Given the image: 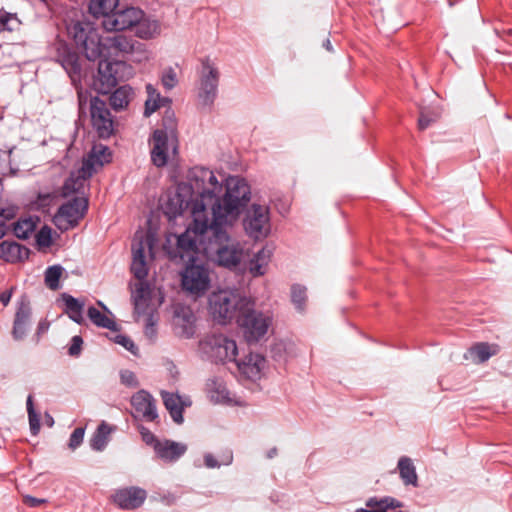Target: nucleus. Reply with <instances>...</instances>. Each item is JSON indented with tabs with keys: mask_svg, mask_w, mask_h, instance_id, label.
Listing matches in <instances>:
<instances>
[{
	"mask_svg": "<svg viewBox=\"0 0 512 512\" xmlns=\"http://www.w3.org/2000/svg\"><path fill=\"white\" fill-rule=\"evenodd\" d=\"M232 226L209 220L189 225L184 233L177 236L176 253L172 258L191 261L202 253L219 266L237 268L246 253L241 242L231 237Z\"/></svg>",
	"mask_w": 512,
	"mask_h": 512,
	"instance_id": "1",
	"label": "nucleus"
},
{
	"mask_svg": "<svg viewBox=\"0 0 512 512\" xmlns=\"http://www.w3.org/2000/svg\"><path fill=\"white\" fill-rule=\"evenodd\" d=\"M187 184L190 195H196L192 205L191 225L209 220L210 209L214 205L217 195L223 191V184L218 181L213 171L208 168L196 166L188 171Z\"/></svg>",
	"mask_w": 512,
	"mask_h": 512,
	"instance_id": "2",
	"label": "nucleus"
},
{
	"mask_svg": "<svg viewBox=\"0 0 512 512\" xmlns=\"http://www.w3.org/2000/svg\"><path fill=\"white\" fill-rule=\"evenodd\" d=\"M223 188L224 194L217 195L210 209L209 221L234 224L250 200V187L243 178L230 176L226 178Z\"/></svg>",
	"mask_w": 512,
	"mask_h": 512,
	"instance_id": "3",
	"label": "nucleus"
},
{
	"mask_svg": "<svg viewBox=\"0 0 512 512\" xmlns=\"http://www.w3.org/2000/svg\"><path fill=\"white\" fill-rule=\"evenodd\" d=\"M67 33L88 60L95 61L105 55V44L93 23L73 21L67 26Z\"/></svg>",
	"mask_w": 512,
	"mask_h": 512,
	"instance_id": "4",
	"label": "nucleus"
},
{
	"mask_svg": "<svg viewBox=\"0 0 512 512\" xmlns=\"http://www.w3.org/2000/svg\"><path fill=\"white\" fill-rule=\"evenodd\" d=\"M253 306L250 300L244 303L236 321L243 332L244 339L249 344L263 339L272 324V317L269 314L257 311Z\"/></svg>",
	"mask_w": 512,
	"mask_h": 512,
	"instance_id": "5",
	"label": "nucleus"
},
{
	"mask_svg": "<svg viewBox=\"0 0 512 512\" xmlns=\"http://www.w3.org/2000/svg\"><path fill=\"white\" fill-rule=\"evenodd\" d=\"M248 299L230 290H220L209 297L210 313L215 321L226 324L241 313L242 306Z\"/></svg>",
	"mask_w": 512,
	"mask_h": 512,
	"instance_id": "6",
	"label": "nucleus"
},
{
	"mask_svg": "<svg viewBox=\"0 0 512 512\" xmlns=\"http://www.w3.org/2000/svg\"><path fill=\"white\" fill-rule=\"evenodd\" d=\"M111 151L107 146L102 144L94 145L88 157L83 161L82 168L77 178L69 177L63 186V194L65 196L78 192L83 188L87 178L96 172V167H102L105 163L111 161Z\"/></svg>",
	"mask_w": 512,
	"mask_h": 512,
	"instance_id": "7",
	"label": "nucleus"
},
{
	"mask_svg": "<svg viewBox=\"0 0 512 512\" xmlns=\"http://www.w3.org/2000/svg\"><path fill=\"white\" fill-rule=\"evenodd\" d=\"M202 356L215 363L236 361L238 347L236 341L225 334H211L199 342Z\"/></svg>",
	"mask_w": 512,
	"mask_h": 512,
	"instance_id": "8",
	"label": "nucleus"
},
{
	"mask_svg": "<svg viewBox=\"0 0 512 512\" xmlns=\"http://www.w3.org/2000/svg\"><path fill=\"white\" fill-rule=\"evenodd\" d=\"M132 76V67L124 61H110L102 59L98 64L95 76V89L101 94H108L119 82Z\"/></svg>",
	"mask_w": 512,
	"mask_h": 512,
	"instance_id": "9",
	"label": "nucleus"
},
{
	"mask_svg": "<svg viewBox=\"0 0 512 512\" xmlns=\"http://www.w3.org/2000/svg\"><path fill=\"white\" fill-rule=\"evenodd\" d=\"M211 286L210 271L204 265H187L181 273V287L184 292L197 299L206 294Z\"/></svg>",
	"mask_w": 512,
	"mask_h": 512,
	"instance_id": "10",
	"label": "nucleus"
},
{
	"mask_svg": "<svg viewBox=\"0 0 512 512\" xmlns=\"http://www.w3.org/2000/svg\"><path fill=\"white\" fill-rule=\"evenodd\" d=\"M87 209L88 199L83 196H76L59 207L53 217V223L60 231H68L79 224Z\"/></svg>",
	"mask_w": 512,
	"mask_h": 512,
	"instance_id": "11",
	"label": "nucleus"
},
{
	"mask_svg": "<svg viewBox=\"0 0 512 512\" xmlns=\"http://www.w3.org/2000/svg\"><path fill=\"white\" fill-rule=\"evenodd\" d=\"M176 137L173 129H156L149 139L150 156L153 165L158 168L167 165L170 155V150L176 152Z\"/></svg>",
	"mask_w": 512,
	"mask_h": 512,
	"instance_id": "12",
	"label": "nucleus"
},
{
	"mask_svg": "<svg viewBox=\"0 0 512 512\" xmlns=\"http://www.w3.org/2000/svg\"><path fill=\"white\" fill-rule=\"evenodd\" d=\"M247 235L255 240L263 239L270 232L269 208L265 205L252 204L243 220Z\"/></svg>",
	"mask_w": 512,
	"mask_h": 512,
	"instance_id": "13",
	"label": "nucleus"
},
{
	"mask_svg": "<svg viewBox=\"0 0 512 512\" xmlns=\"http://www.w3.org/2000/svg\"><path fill=\"white\" fill-rule=\"evenodd\" d=\"M153 239L150 236H144L142 233L136 234L132 243V264L131 272L138 282H146L148 267L145 261V249L152 250Z\"/></svg>",
	"mask_w": 512,
	"mask_h": 512,
	"instance_id": "14",
	"label": "nucleus"
},
{
	"mask_svg": "<svg viewBox=\"0 0 512 512\" xmlns=\"http://www.w3.org/2000/svg\"><path fill=\"white\" fill-rule=\"evenodd\" d=\"M92 126L100 138H109L114 131V122L106 103L95 97L90 103Z\"/></svg>",
	"mask_w": 512,
	"mask_h": 512,
	"instance_id": "15",
	"label": "nucleus"
},
{
	"mask_svg": "<svg viewBox=\"0 0 512 512\" xmlns=\"http://www.w3.org/2000/svg\"><path fill=\"white\" fill-rule=\"evenodd\" d=\"M144 12L135 7H127L122 10L114 11L106 20H102L104 30L108 32L123 31L133 28L142 20Z\"/></svg>",
	"mask_w": 512,
	"mask_h": 512,
	"instance_id": "16",
	"label": "nucleus"
},
{
	"mask_svg": "<svg viewBox=\"0 0 512 512\" xmlns=\"http://www.w3.org/2000/svg\"><path fill=\"white\" fill-rule=\"evenodd\" d=\"M218 81V70L208 59L203 61L200 77L199 98L204 105H210L213 103L217 94Z\"/></svg>",
	"mask_w": 512,
	"mask_h": 512,
	"instance_id": "17",
	"label": "nucleus"
},
{
	"mask_svg": "<svg viewBox=\"0 0 512 512\" xmlns=\"http://www.w3.org/2000/svg\"><path fill=\"white\" fill-rule=\"evenodd\" d=\"M193 200L188 185L179 184L176 193L169 196L164 204V213L170 220L181 215L187 209H190L192 214Z\"/></svg>",
	"mask_w": 512,
	"mask_h": 512,
	"instance_id": "18",
	"label": "nucleus"
},
{
	"mask_svg": "<svg viewBox=\"0 0 512 512\" xmlns=\"http://www.w3.org/2000/svg\"><path fill=\"white\" fill-rule=\"evenodd\" d=\"M151 288L147 282H137L132 292L134 314L137 317H152L154 308L151 306Z\"/></svg>",
	"mask_w": 512,
	"mask_h": 512,
	"instance_id": "19",
	"label": "nucleus"
},
{
	"mask_svg": "<svg viewBox=\"0 0 512 512\" xmlns=\"http://www.w3.org/2000/svg\"><path fill=\"white\" fill-rule=\"evenodd\" d=\"M234 362L241 375L251 381L259 380L266 366L265 357L257 353H249L243 359Z\"/></svg>",
	"mask_w": 512,
	"mask_h": 512,
	"instance_id": "20",
	"label": "nucleus"
},
{
	"mask_svg": "<svg viewBox=\"0 0 512 512\" xmlns=\"http://www.w3.org/2000/svg\"><path fill=\"white\" fill-rule=\"evenodd\" d=\"M146 491L138 487L118 490L113 495L114 503L122 509L133 510L140 507L146 499Z\"/></svg>",
	"mask_w": 512,
	"mask_h": 512,
	"instance_id": "21",
	"label": "nucleus"
},
{
	"mask_svg": "<svg viewBox=\"0 0 512 512\" xmlns=\"http://www.w3.org/2000/svg\"><path fill=\"white\" fill-rule=\"evenodd\" d=\"M56 61L64 68L73 82L80 79L81 65L79 57L66 44L58 45Z\"/></svg>",
	"mask_w": 512,
	"mask_h": 512,
	"instance_id": "22",
	"label": "nucleus"
},
{
	"mask_svg": "<svg viewBox=\"0 0 512 512\" xmlns=\"http://www.w3.org/2000/svg\"><path fill=\"white\" fill-rule=\"evenodd\" d=\"M131 404L136 413L144 420L152 422L157 419L155 400L146 391L141 390L134 394L131 398Z\"/></svg>",
	"mask_w": 512,
	"mask_h": 512,
	"instance_id": "23",
	"label": "nucleus"
},
{
	"mask_svg": "<svg viewBox=\"0 0 512 512\" xmlns=\"http://www.w3.org/2000/svg\"><path fill=\"white\" fill-rule=\"evenodd\" d=\"M177 333L185 338H191L195 332V316L192 310L186 306H177L173 316Z\"/></svg>",
	"mask_w": 512,
	"mask_h": 512,
	"instance_id": "24",
	"label": "nucleus"
},
{
	"mask_svg": "<svg viewBox=\"0 0 512 512\" xmlns=\"http://www.w3.org/2000/svg\"><path fill=\"white\" fill-rule=\"evenodd\" d=\"M161 396L173 421L177 424H181L183 422L184 409L191 405L190 398L166 391H162Z\"/></svg>",
	"mask_w": 512,
	"mask_h": 512,
	"instance_id": "25",
	"label": "nucleus"
},
{
	"mask_svg": "<svg viewBox=\"0 0 512 512\" xmlns=\"http://www.w3.org/2000/svg\"><path fill=\"white\" fill-rule=\"evenodd\" d=\"M187 451V446L180 442L164 439L156 443L155 454L156 456L167 463L176 462Z\"/></svg>",
	"mask_w": 512,
	"mask_h": 512,
	"instance_id": "26",
	"label": "nucleus"
},
{
	"mask_svg": "<svg viewBox=\"0 0 512 512\" xmlns=\"http://www.w3.org/2000/svg\"><path fill=\"white\" fill-rule=\"evenodd\" d=\"M103 43L105 44V55L103 57L111 55L110 50L116 53H132L137 48L136 46L141 45L132 38L120 34L104 38Z\"/></svg>",
	"mask_w": 512,
	"mask_h": 512,
	"instance_id": "27",
	"label": "nucleus"
},
{
	"mask_svg": "<svg viewBox=\"0 0 512 512\" xmlns=\"http://www.w3.org/2000/svg\"><path fill=\"white\" fill-rule=\"evenodd\" d=\"M30 250L15 241H3L0 243V259L6 262H22L29 257Z\"/></svg>",
	"mask_w": 512,
	"mask_h": 512,
	"instance_id": "28",
	"label": "nucleus"
},
{
	"mask_svg": "<svg viewBox=\"0 0 512 512\" xmlns=\"http://www.w3.org/2000/svg\"><path fill=\"white\" fill-rule=\"evenodd\" d=\"M207 395L213 403L232 404L234 401L225 382L220 378H212L206 384Z\"/></svg>",
	"mask_w": 512,
	"mask_h": 512,
	"instance_id": "29",
	"label": "nucleus"
},
{
	"mask_svg": "<svg viewBox=\"0 0 512 512\" xmlns=\"http://www.w3.org/2000/svg\"><path fill=\"white\" fill-rule=\"evenodd\" d=\"M31 317V309L25 302H21L15 313L12 336L14 340H22L29 327Z\"/></svg>",
	"mask_w": 512,
	"mask_h": 512,
	"instance_id": "30",
	"label": "nucleus"
},
{
	"mask_svg": "<svg viewBox=\"0 0 512 512\" xmlns=\"http://www.w3.org/2000/svg\"><path fill=\"white\" fill-rule=\"evenodd\" d=\"M61 299L65 305L64 313L75 323L81 325L85 322L84 312V301H81L70 294L63 293Z\"/></svg>",
	"mask_w": 512,
	"mask_h": 512,
	"instance_id": "31",
	"label": "nucleus"
},
{
	"mask_svg": "<svg viewBox=\"0 0 512 512\" xmlns=\"http://www.w3.org/2000/svg\"><path fill=\"white\" fill-rule=\"evenodd\" d=\"M39 222L40 218L38 216L20 217L13 224V233L19 239H27L35 231Z\"/></svg>",
	"mask_w": 512,
	"mask_h": 512,
	"instance_id": "32",
	"label": "nucleus"
},
{
	"mask_svg": "<svg viewBox=\"0 0 512 512\" xmlns=\"http://www.w3.org/2000/svg\"><path fill=\"white\" fill-rule=\"evenodd\" d=\"M498 352L497 345H490L488 343H477L468 350V355H465L466 359H471L475 363H483L490 357L496 355Z\"/></svg>",
	"mask_w": 512,
	"mask_h": 512,
	"instance_id": "33",
	"label": "nucleus"
},
{
	"mask_svg": "<svg viewBox=\"0 0 512 512\" xmlns=\"http://www.w3.org/2000/svg\"><path fill=\"white\" fill-rule=\"evenodd\" d=\"M118 4L119 0H90L88 9L95 18L106 20L114 13Z\"/></svg>",
	"mask_w": 512,
	"mask_h": 512,
	"instance_id": "34",
	"label": "nucleus"
},
{
	"mask_svg": "<svg viewBox=\"0 0 512 512\" xmlns=\"http://www.w3.org/2000/svg\"><path fill=\"white\" fill-rule=\"evenodd\" d=\"M398 470L400 478L405 485L418 486V476L416 473L415 466L409 457L402 456L398 460Z\"/></svg>",
	"mask_w": 512,
	"mask_h": 512,
	"instance_id": "35",
	"label": "nucleus"
},
{
	"mask_svg": "<svg viewBox=\"0 0 512 512\" xmlns=\"http://www.w3.org/2000/svg\"><path fill=\"white\" fill-rule=\"evenodd\" d=\"M113 430V427L102 421L90 440L91 448L95 451H103L109 442V436Z\"/></svg>",
	"mask_w": 512,
	"mask_h": 512,
	"instance_id": "36",
	"label": "nucleus"
},
{
	"mask_svg": "<svg viewBox=\"0 0 512 512\" xmlns=\"http://www.w3.org/2000/svg\"><path fill=\"white\" fill-rule=\"evenodd\" d=\"M134 27L136 35L141 39H151L160 33V23L155 19L145 18V15Z\"/></svg>",
	"mask_w": 512,
	"mask_h": 512,
	"instance_id": "37",
	"label": "nucleus"
},
{
	"mask_svg": "<svg viewBox=\"0 0 512 512\" xmlns=\"http://www.w3.org/2000/svg\"><path fill=\"white\" fill-rule=\"evenodd\" d=\"M87 316L90 321L97 327L105 328L111 331H118L116 322L93 306L88 308Z\"/></svg>",
	"mask_w": 512,
	"mask_h": 512,
	"instance_id": "38",
	"label": "nucleus"
},
{
	"mask_svg": "<svg viewBox=\"0 0 512 512\" xmlns=\"http://www.w3.org/2000/svg\"><path fill=\"white\" fill-rule=\"evenodd\" d=\"M146 91L148 94V98L145 102V116H150L158 108L164 106L165 103L169 102L168 98H163L160 96V93L154 88L152 84L146 85Z\"/></svg>",
	"mask_w": 512,
	"mask_h": 512,
	"instance_id": "39",
	"label": "nucleus"
},
{
	"mask_svg": "<svg viewBox=\"0 0 512 512\" xmlns=\"http://www.w3.org/2000/svg\"><path fill=\"white\" fill-rule=\"evenodd\" d=\"M132 88L128 85L118 87L110 96V105L115 110H121L128 106L132 97Z\"/></svg>",
	"mask_w": 512,
	"mask_h": 512,
	"instance_id": "40",
	"label": "nucleus"
},
{
	"mask_svg": "<svg viewBox=\"0 0 512 512\" xmlns=\"http://www.w3.org/2000/svg\"><path fill=\"white\" fill-rule=\"evenodd\" d=\"M271 257V250L268 248H262L256 253L254 258L250 262L249 270L254 276H261L265 273V267L267 266Z\"/></svg>",
	"mask_w": 512,
	"mask_h": 512,
	"instance_id": "41",
	"label": "nucleus"
},
{
	"mask_svg": "<svg viewBox=\"0 0 512 512\" xmlns=\"http://www.w3.org/2000/svg\"><path fill=\"white\" fill-rule=\"evenodd\" d=\"M366 507H381L385 512L391 509L403 507V503L391 496L377 497L373 496L366 500Z\"/></svg>",
	"mask_w": 512,
	"mask_h": 512,
	"instance_id": "42",
	"label": "nucleus"
},
{
	"mask_svg": "<svg viewBox=\"0 0 512 512\" xmlns=\"http://www.w3.org/2000/svg\"><path fill=\"white\" fill-rule=\"evenodd\" d=\"M19 212L16 205L0 206V239L5 236L7 223L13 220Z\"/></svg>",
	"mask_w": 512,
	"mask_h": 512,
	"instance_id": "43",
	"label": "nucleus"
},
{
	"mask_svg": "<svg viewBox=\"0 0 512 512\" xmlns=\"http://www.w3.org/2000/svg\"><path fill=\"white\" fill-rule=\"evenodd\" d=\"M63 268L60 265L50 266L45 271V284L51 290L60 288L59 280L61 278Z\"/></svg>",
	"mask_w": 512,
	"mask_h": 512,
	"instance_id": "44",
	"label": "nucleus"
},
{
	"mask_svg": "<svg viewBox=\"0 0 512 512\" xmlns=\"http://www.w3.org/2000/svg\"><path fill=\"white\" fill-rule=\"evenodd\" d=\"M233 461V453L230 450L225 451L218 461L211 453L204 455V464L207 468H219L221 465H230Z\"/></svg>",
	"mask_w": 512,
	"mask_h": 512,
	"instance_id": "45",
	"label": "nucleus"
},
{
	"mask_svg": "<svg viewBox=\"0 0 512 512\" xmlns=\"http://www.w3.org/2000/svg\"><path fill=\"white\" fill-rule=\"evenodd\" d=\"M54 198V193H38L35 200L29 204L30 209L45 212L51 206Z\"/></svg>",
	"mask_w": 512,
	"mask_h": 512,
	"instance_id": "46",
	"label": "nucleus"
},
{
	"mask_svg": "<svg viewBox=\"0 0 512 512\" xmlns=\"http://www.w3.org/2000/svg\"><path fill=\"white\" fill-rule=\"evenodd\" d=\"M26 405H27V413H28L30 431H31L32 435H37L40 430V415L34 409L32 395L28 396Z\"/></svg>",
	"mask_w": 512,
	"mask_h": 512,
	"instance_id": "47",
	"label": "nucleus"
},
{
	"mask_svg": "<svg viewBox=\"0 0 512 512\" xmlns=\"http://www.w3.org/2000/svg\"><path fill=\"white\" fill-rule=\"evenodd\" d=\"M306 287L299 284H294L291 287V300L295 305L296 309L303 311L306 303Z\"/></svg>",
	"mask_w": 512,
	"mask_h": 512,
	"instance_id": "48",
	"label": "nucleus"
},
{
	"mask_svg": "<svg viewBox=\"0 0 512 512\" xmlns=\"http://www.w3.org/2000/svg\"><path fill=\"white\" fill-rule=\"evenodd\" d=\"M20 25L16 14L0 11V33L3 31H14Z\"/></svg>",
	"mask_w": 512,
	"mask_h": 512,
	"instance_id": "49",
	"label": "nucleus"
},
{
	"mask_svg": "<svg viewBox=\"0 0 512 512\" xmlns=\"http://www.w3.org/2000/svg\"><path fill=\"white\" fill-rule=\"evenodd\" d=\"M161 83L165 89L171 90L178 83L177 74L172 67L165 69L161 76Z\"/></svg>",
	"mask_w": 512,
	"mask_h": 512,
	"instance_id": "50",
	"label": "nucleus"
},
{
	"mask_svg": "<svg viewBox=\"0 0 512 512\" xmlns=\"http://www.w3.org/2000/svg\"><path fill=\"white\" fill-rule=\"evenodd\" d=\"M36 242L39 246L49 247L52 243L51 228L43 226L35 236Z\"/></svg>",
	"mask_w": 512,
	"mask_h": 512,
	"instance_id": "51",
	"label": "nucleus"
},
{
	"mask_svg": "<svg viewBox=\"0 0 512 512\" xmlns=\"http://www.w3.org/2000/svg\"><path fill=\"white\" fill-rule=\"evenodd\" d=\"M84 433L85 429L82 427H78L72 432L68 443V446L71 450H75L82 444Z\"/></svg>",
	"mask_w": 512,
	"mask_h": 512,
	"instance_id": "52",
	"label": "nucleus"
},
{
	"mask_svg": "<svg viewBox=\"0 0 512 512\" xmlns=\"http://www.w3.org/2000/svg\"><path fill=\"white\" fill-rule=\"evenodd\" d=\"M113 341L121 346H123L125 349H127L128 351H130L132 354H136L137 353V347L136 345L134 344V342L126 335H123V334H117L114 338H113Z\"/></svg>",
	"mask_w": 512,
	"mask_h": 512,
	"instance_id": "53",
	"label": "nucleus"
},
{
	"mask_svg": "<svg viewBox=\"0 0 512 512\" xmlns=\"http://www.w3.org/2000/svg\"><path fill=\"white\" fill-rule=\"evenodd\" d=\"M437 120L436 114H426L421 112L420 117L418 119V128L419 130H424L428 128L432 123Z\"/></svg>",
	"mask_w": 512,
	"mask_h": 512,
	"instance_id": "54",
	"label": "nucleus"
},
{
	"mask_svg": "<svg viewBox=\"0 0 512 512\" xmlns=\"http://www.w3.org/2000/svg\"><path fill=\"white\" fill-rule=\"evenodd\" d=\"M140 434L142 440L149 446H151L155 450V446L157 442L161 440L157 439L156 436L147 428L142 427L140 430Z\"/></svg>",
	"mask_w": 512,
	"mask_h": 512,
	"instance_id": "55",
	"label": "nucleus"
},
{
	"mask_svg": "<svg viewBox=\"0 0 512 512\" xmlns=\"http://www.w3.org/2000/svg\"><path fill=\"white\" fill-rule=\"evenodd\" d=\"M121 382L130 387H136L138 385L137 378L132 371L124 370L120 373Z\"/></svg>",
	"mask_w": 512,
	"mask_h": 512,
	"instance_id": "56",
	"label": "nucleus"
},
{
	"mask_svg": "<svg viewBox=\"0 0 512 512\" xmlns=\"http://www.w3.org/2000/svg\"><path fill=\"white\" fill-rule=\"evenodd\" d=\"M83 340L80 336L76 335L72 337L71 344L68 350L70 356H78L81 352Z\"/></svg>",
	"mask_w": 512,
	"mask_h": 512,
	"instance_id": "57",
	"label": "nucleus"
},
{
	"mask_svg": "<svg viewBox=\"0 0 512 512\" xmlns=\"http://www.w3.org/2000/svg\"><path fill=\"white\" fill-rule=\"evenodd\" d=\"M494 32L496 33L497 36L512 44V40H510V38L512 37V27L497 25L494 27Z\"/></svg>",
	"mask_w": 512,
	"mask_h": 512,
	"instance_id": "58",
	"label": "nucleus"
},
{
	"mask_svg": "<svg viewBox=\"0 0 512 512\" xmlns=\"http://www.w3.org/2000/svg\"><path fill=\"white\" fill-rule=\"evenodd\" d=\"M145 334L149 337L155 334L153 316L146 318Z\"/></svg>",
	"mask_w": 512,
	"mask_h": 512,
	"instance_id": "59",
	"label": "nucleus"
},
{
	"mask_svg": "<svg viewBox=\"0 0 512 512\" xmlns=\"http://www.w3.org/2000/svg\"><path fill=\"white\" fill-rule=\"evenodd\" d=\"M11 297H12V290H5V291L0 293V302L4 306H7L8 303L10 302V300H11Z\"/></svg>",
	"mask_w": 512,
	"mask_h": 512,
	"instance_id": "60",
	"label": "nucleus"
},
{
	"mask_svg": "<svg viewBox=\"0 0 512 512\" xmlns=\"http://www.w3.org/2000/svg\"><path fill=\"white\" fill-rule=\"evenodd\" d=\"M48 329L49 323L46 321H40L37 327V336L40 337V335L47 332Z\"/></svg>",
	"mask_w": 512,
	"mask_h": 512,
	"instance_id": "61",
	"label": "nucleus"
},
{
	"mask_svg": "<svg viewBox=\"0 0 512 512\" xmlns=\"http://www.w3.org/2000/svg\"><path fill=\"white\" fill-rule=\"evenodd\" d=\"M45 500L43 499H37V498H34V497H27V503L32 506V507H37L39 506L40 504L44 503Z\"/></svg>",
	"mask_w": 512,
	"mask_h": 512,
	"instance_id": "62",
	"label": "nucleus"
},
{
	"mask_svg": "<svg viewBox=\"0 0 512 512\" xmlns=\"http://www.w3.org/2000/svg\"><path fill=\"white\" fill-rule=\"evenodd\" d=\"M355 512H385L381 507L358 508Z\"/></svg>",
	"mask_w": 512,
	"mask_h": 512,
	"instance_id": "63",
	"label": "nucleus"
},
{
	"mask_svg": "<svg viewBox=\"0 0 512 512\" xmlns=\"http://www.w3.org/2000/svg\"><path fill=\"white\" fill-rule=\"evenodd\" d=\"M277 454V449L272 448L267 452V458L271 459Z\"/></svg>",
	"mask_w": 512,
	"mask_h": 512,
	"instance_id": "64",
	"label": "nucleus"
}]
</instances>
